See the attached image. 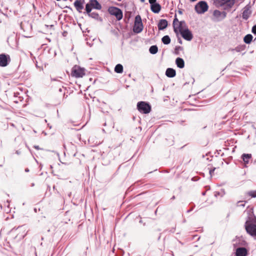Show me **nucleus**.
<instances>
[{"label":"nucleus","instance_id":"2f4dec72","mask_svg":"<svg viewBox=\"0 0 256 256\" xmlns=\"http://www.w3.org/2000/svg\"><path fill=\"white\" fill-rule=\"evenodd\" d=\"M178 13L181 14H182V12L181 10H178Z\"/></svg>","mask_w":256,"mask_h":256},{"label":"nucleus","instance_id":"1a4fd4ad","mask_svg":"<svg viewBox=\"0 0 256 256\" xmlns=\"http://www.w3.org/2000/svg\"><path fill=\"white\" fill-rule=\"evenodd\" d=\"M195 9L198 13H204L208 10V6L206 2L201 1L196 6Z\"/></svg>","mask_w":256,"mask_h":256},{"label":"nucleus","instance_id":"a878e982","mask_svg":"<svg viewBox=\"0 0 256 256\" xmlns=\"http://www.w3.org/2000/svg\"><path fill=\"white\" fill-rule=\"evenodd\" d=\"M149 51L152 54H156L158 51V48L156 46H152L150 47Z\"/></svg>","mask_w":256,"mask_h":256},{"label":"nucleus","instance_id":"412c9836","mask_svg":"<svg viewBox=\"0 0 256 256\" xmlns=\"http://www.w3.org/2000/svg\"><path fill=\"white\" fill-rule=\"evenodd\" d=\"M244 196L246 198H247L248 197L251 198H256V190H250L246 192L244 194Z\"/></svg>","mask_w":256,"mask_h":256},{"label":"nucleus","instance_id":"cd10ccee","mask_svg":"<svg viewBox=\"0 0 256 256\" xmlns=\"http://www.w3.org/2000/svg\"><path fill=\"white\" fill-rule=\"evenodd\" d=\"M92 8L90 4V3H88L86 6V12L89 14L90 13L92 10Z\"/></svg>","mask_w":256,"mask_h":256},{"label":"nucleus","instance_id":"0eeeda50","mask_svg":"<svg viewBox=\"0 0 256 256\" xmlns=\"http://www.w3.org/2000/svg\"><path fill=\"white\" fill-rule=\"evenodd\" d=\"M245 228L248 234L252 236L256 237V224L246 221L245 224Z\"/></svg>","mask_w":256,"mask_h":256},{"label":"nucleus","instance_id":"72a5a7b5","mask_svg":"<svg viewBox=\"0 0 256 256\" xmlns=\"http://www.w3.org/2000/svg\"><path fill=\"white\" fill-rule=\"evenodd\" d=\"M10 125H11L12 126H14V124H12V123H11V124H10Z\"/></svg>","mask_w":256,"mask_h":256},{"label":"nucleus","instance_id":"5701e85b","mask_svg":"<svg viewBox=\"0 0 256 256\" xmlns=\"http://www.w3.org/2000/svg\"><path fill=\"white\" fill-rule=\"evenodd\" d=\"M114 71L116 73H122L123 72V66L120 64L116 65L114 68Z\"/></svg>","mask_w":256,"mask_h":256},{"label":"nucleus","instance_id":"393cba45","mask_svg":"<svg viewBox=\"0 0 256 256\" xmlns=\"http://www.w3.org/2000/svg\"><path fill=\"white\" fill-rule=\"evenodd\" d=\"M162 42L165 44H168L170 42V38L168 36H164L162 38Z\"/></svg>","mask_w":256,"mask_h":256},{"label":"nucleus","instance_id":"f03ea898","mask_svg":"<svg viewBox=\"0 0 256 256\" xmlns=\"http://www.w3.org/2000/svg\"><path fill=\"white\" fill-rule=\"evenodd\" d=\"M173 26L174 32L176 34H178V32L180 33L186 28L185 22L183 21L179 22L176 15L173 21Z\"/></svg>","mask_w":256,"mask_h":256},{"label":"nucleus","instance_id":"aec40b11","mask_svg":"<svg viewBox=\"0 0 256 256\" xmlns=\"http://www.w3.org/2000/svg\"><path fill=\"white\" fill-rule=\"evenodd\" d=\"M215 169V168H213L211 165L209 164L208 166L204 168V170L205 172H208L210 176H212Z\"/></svg>","mask_w":256,"mask_h":256},{"label":"nucleus","instance_id":"6e6552de","mask_svg":"<svg viewBox=\"0 0 256 256\" xmlns=\"http://www.w3.org/2000/svg\"><path fill=\"white\" fill-rule=\"evenodd\" d=\"M226 16L225 12H220L219 10H214L212 14V20L214 22H219L224 19Z\"/></svg>","mask_w":256,"mask_h":256},{"label":"nucleus","instance_id":"ddd939ff","mask_svg":"<svg viewBox=\"0 0 256 256\" xmlns=\"http://www.w3.org/2000/svg\"><path fill=\"white\" fill-rule=\"evenodd\" d=\"M84 2V0H76L74 2V6L76 10L80 12L84 8L83 4Z\"/></svg>","mask_w":256,"mask_h":256},{"label":"nucleus","instance_id":"f704fd0d","mask_svg":"<svg viewBox=\"0 0 256 256\" xmlns=\"http://www.w3.org/2000/svg\"><path fill=\"white\" fill-rule=\"evenodd\" d=\"M34 148H36V149H38V146H34Z\"/></svg>","mask_w":256,"mask_h":256},{"label":"nucleus","instance_id":"20e7f679","mask_svg":"<svg viewBox=\"0 0 256 256\" xmlns=\"http://www.w3.org/2000/svg\"><path fill=\"white\" fill-rule=\"evenodd\" d=\"M108 10L109 14L114 16L118 20H120L122 18L123 14L120 8L115 6H110Z\"/></svg>","mask_w":256,"mask_h":256},{"label":"nucleus","instance_id":"f257e3e1","mask_svg":"<svg viewBox=\"0 0 256 256\" xmlns=\"http://www.w3.org/2000/svg\"><path fill=\"white\" fill-rule=\"evenodd\" d=\"M86 74V69L78 65H74L72 68L70 75L72 77L78 78Z\"/></svg>","mask_w":256,"mask_h":256},{"label":"nucleus","instance_id":"f8f14e48","mask_svg":"<svg viewBox=\"0 0 256 256\" xmlns=\"http://www.w3.org/2000/svg\"><path fill=\"white\" fill-rule=\"evenodd\" d=\"M180 34L182 37L186 40L190 41L192 39V34L187 28H186L185 29L182 31Z\"/></svg>","mask_w":256,"mask_h":256},{"label":"nucleus","instance_id":"6ab92c4d","mask_svg":"<svg viewBox=\"0 0 256 256\" xmlns=\"http://www.w3.org/2000/svg\"><path fill=\"white\" fill-rule=\"evenodd\" d=\"M176 63L178 67L182 68L184 66V62L182 58H178L176 59Z\"/></svg>","mask_w":256,"mask_h":256},{"label":"nucleus","instance_id":"7c9ffc66","mask_svg":"<svg viewBox=\"0 0 256 256\" xmlns=\"http://www.w3.org/2000/svg\"><path fill=\"white\" fill-rule=\"evenodd\" d=\"M148 2L150 4V6L156 3V0H148Z\"/></svg>","mask_w":256,"mask_h":256},{"label":"nucleus","instance_id":"bb28decb","mask_svg":"<svg viewBox=\"0 0 256 256\" xmlns=\"http://www.w3.org/2000/svg\"><path fill=\"white\" fill-rule=\"evenodd\" d=\"M246 202V200H240V201L238 202L236 206L237 207L244 208L245 206Z\"/></svg>","mask_w":256,"mask_h":256},{"label":"nucleus","instance_id":"423d86ee","mask_svg":"<svg viewBox=\"0 0 256 256\" xmlns=\"http://www.w3.org/2000/svg\"><path fill=\"white\" fill-rule=\"evenodd\" d=\"M235 2V0H214V4L217 8L222 7L226 4L228 7L231 8Z\"/></svg>","mask_w":256,"mask_h":256},{"label":"nucleus","instance_id":"dca6fc26","mask_svg":"<svg viewBox=\"0 0 256 256\" xmlns=\"http://www.w3.org/2000/svg\"><path fill=\"white\" fill-rule=\"evenodd\" d=\"M168 26V21L166 20H160L158 24V28L159 30H162L166 28Z\"/></svg>","mask_w":256,"mask_h":256},{"label":"nucleus","instance_id":"c85d7f7f","mask_svg":"<svg viewBox=\"0 0 256 256\" xmlns=\"http://www.w3.org/2000/svg\"><path fill=\"white\" fill-rule=\"evenodd\" d=\"M88 15H89V16H90L92 18H96V19H97L99 16L97 13H95V12L90 13Z\"/></svg>","mask_w":256,"mask_h":256},{"label":"nucleus","instance_id":"9d476101","mask_svg":"<svg viewBox=\"0 0 256 256\" xmlns=\"http://www.w3.org/2000/svg\"><path fill=\"white\" fill-rule=\"evenodd\" d=\"M11 60L10 56L8 54H0V66H6Z\"/></svg>","mask_w":256,"mask_h":256},{"label":"nucleus","instance_id":"4be33fe9","mask_svg":"<svg viewBox=\"0 0 256 256\" xmlns=\"http://www.w3.org/2000/svg\"><path fill=\"white\" fill-rule=\"evenodd\" d=\"M252 38L253 36L252 34H248L244 37V41L245 43L249 44L252 42Z\"/></svg>","mask_w":256,"mask_h":256},{"label":"nucleus","instance_id":"4468645a","mask_svg":"<svg viewBox=\"0 0 256 256\" xmlns=\"http://www.w3.org/2000/svg\"><path fill=\"white\" fill-rule=\"evenodd\" d=\"M236 256H246L248 250L245 248H238L236 250Z\"/></svg>","mask_w":256,"mask_h":256},{"label":"nucleus","instance_id":"7ed1b4c3","mask_svg":"<svg viewBox=\"0 0 256 256\" xmlns=\"http://www.w3.org/2000/svg\"><path fill=\"white\" fill-rule=\"evenodd\" d=\"M143 28L144 26L141 17L140 15H137L135 17L133 31L135 33L138 34L142 31Z\"/></svg>","mask_w":256,"mask_h":256},{"label":"nucleus","instance_id":"c9c22d12","mask_svg":"<svg viewBox=\"0 0 256 256\" xmlns=\"http://www.w3.org/2000/svg\"><path fill=\"white\" fill-rule=\"evenodd\" d=\"M196 0H190V1L192 2H194V1H196Z\"/></svg>","mask_w":256,"mask_h":256},{"label":"nucleus","instance_id":"f3484780","mask_svg":"<svg viewBox=\"0 0 256 256\" xmlns=\"http://www.w3.org/2000/svg\"><path fill=\"white\" fill-rule=\"evenodd\" d=\"M89 2L91 4L92 6L94 8L99 10L102 8L100 4L97 0H90Z\"/></svg>","mask_w":256,"mask_h":256},{"label":"nucleus","instance_id":"a211bd4d","mask_svg":"<svg viewBox=\"0 0 256 256\" xmlns=\"http://www.w3.org/2000/svg\"><path fill=\"white\" fill-rule=\"evenodd\" d=\"M166 74L168 78H173L175 76L176 72L173 68H168L166 72Z\"/></svg>","mask_w":256,"mask_h":256},{"label":"nucleus","instance_id":"39448f33","mask_svg":"<svg viewBox=\"0 0 256 256\" xmlns=\"http://www.w3.org/2000/svg\"><path fill=\"white\" fill-rule=\"evenodd\" d=\"M137 108L140 112L146 114L150 112L151 106L148 103L142 101L138 103Z\"/></svg>","mask_w":256,"mask_h":256},{"label":"nucleus","instance_id":"e433bc0d","mask_svg":"<svg viewBox=\"0 0 256 256\" xmlns=\"http://www.w3.org/2000/svg\"><path fill=\"white\" fill-rule=\"evenodd\" d=\"M26 172H28V170H26Z\"/></svg>","mask_w":256,"mask_h":256},{"label":"nucleus","instance_id":"9b49d317","mask_svg":"<svg viewBox=\"0 0 256 256\" xmlns=\"http://www.w3.org/2000/svg\"><path fill=\"white\" fill-rule=\"evenodd\" d=\"M251 14V6L250 4H248L245 6L243 8V12L242 13V18L245 20H248Z\"/></svg>","mask_w":256,"mask_h":256},{"label":"nucleus","instance_id":"473e14b6","mask_svg":"<svg viewBox=\"0 0 256 256\" xmlns=\"http://www.w3.org/2000/svg\"><path fill=\"white\" fill-rule=\"evenodd\" d=\"M146 0H140L142 2H144Z\"/></svg>","mask_w":256,"mask_h":256},{"label":"nucleus","instance_id":"b1692460","mask_svg":"<svg viewBox=\"0 0 256 256\" xmlns=\"http://www.w3.org/2000/svg\"><path fill=\"white\" fill-rule=\"evenodd\" d=\"M242 158L245 164H248L249 160L252 158V155L251 154H244Z\"/></svg>","mask_w":256,"mask_h":256},{"label":"nucleus","instance_id":"c756f323","mask_svg":"<svg viewBox=\"0 0 256 256\" xmlns=\"http://www.w3.org/2000/svg\"><path fill=\"white\" fill-rule=\"evenodd\" d=\"M252 32L253 34H256V24L252 28Z\"/></svg>","mask_w":256,"mask_h":256},{"label":"nucleus","instance_id":"2eb2a0df","mask_svg":"<svg viewBox=\"0 0 256 256\" xmlns=\"http://www.w3.org/2000/svg\"><path fill=\"white\" fill-rule=\"evenodd\" d=\"M161 8H161L160 5L157 2L150 6L151 10L153 12L156 13V14L158 13L160 11Z\"/></svg>","mask_w":256,"mask_h":256}]
</instances>
